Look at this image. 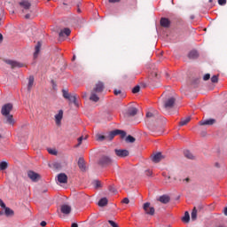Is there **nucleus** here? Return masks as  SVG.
<instances>
[{"instance_id":"obj_1","label":"nucleus","mask_w":227,"mask_h":227,"mask_svg":"<svg viewBox=\"0 0 227 227\" xmlns=\"http://www.w3.org/2000/svg\"><path fill=\"white\" fill-rule=\"evenodd\" d=\"M13 111V104L7 103L2 106L1 114L4 118H6V123L9 125H14L15 120H13V115L11 114Z\"/></svg>"},{"instance_id":"obj_2","label":"nucleus","mask_w":227,"mask_h":227,"mask_svg":"<svg viewBox=\"0 0 227 227\" xmlns=\"http://www.w3.org/2000/svg\"><path fill=\"white\" fill-rule=\"evenodd\" d=\"M163 97H165L163 100V107L165 109H172V107H175L176 94H163Z\"/></svg>"},{"instance_id":"obj_3","label":"nucleus","mask_w":227,"mask_h":227,"mask_svg":"<svg viewBox=\"0 0 227 227\" xmlns=\"http://www.w3.org/2000/svg\"><path fill=\"white\" fill-rule=\"evenodd\" d=\"M157 121V112H148L146 114L145 123L149 129H153V124Z\"/></svg>"},{"instance_id":"obj_4","label":"nucleus","mask_w":227,"mask_h":227,"mask_svg":"<svg viewBox=\"0 0 227 227\" xmlns=\"http://www.w3.org/2000/svg\"><path fill=\"white\" fill-rule=\"evenodd\" d=\"M102 91H104V86L95 87L90 93V100L91 102H98V100H100L98 95H100Z\"/></svg>"},{"instance_id":"obj_5","label":"nucleus","mask_w":227,"mask_h":227,"mask_svg":"<svg viewBox=\"0 0 227 227\" xmlns=\"http://www.w3.org/2000/svg\"><path fill=\"white\" fill-rule=\"evenodd\" d=\"M115 136H121V139L127 136V132L121 129H114L110 131L109 134L106 136V141H113Z\"/></svg>"},{"instance_id":"obj_6","label":"nucleus","mask_w":227,"mask_h":227,"mask_svg":"<svg viewBox=\"0 0 227 227\" xmlns=\"http://www.w3.org/2000/svg\"><path fill=\"white\" fill-rule=\"evenodd\" d=\"M98 164L102 168H108V166L114 164V160L109 156L103 155L99 158Z\"/></svg>"},{"instance_id":"obj_7","label":"nucleus","mask_w":227,"mask_h":227,"mask_svg":"<svg viewBox=\"0 0 227 227\" xmlns=\"http://www.w3.org/2000/svg\"><path fill=\"white\" fill-rule=\"evenodd\" d=\"M63 97L70 102V104H74L77 106V95L76 94H70L67 90H62Z\"/></svg>"},{"instance_id":"obj_8","label":"nucleus","mask_w":227,"mask_h":227,"mask_svg":"<svg viewBox=\"0 0 227 227\" xmlns=\"http://www.w3.org/2000/svg\"><path fill=\"white\" fill-rule=\"evenodd\" d=\"M143 208H144L145 214H147V215H155V207H152L150 202H145L143 206Z\"/></svg>"},{"instance_id":"obj_9","label":"nucleus","mask_w":227,"mask_h":227,"mask_svg":"<svg viewBox=\"0 0 227 227\" xmlns=\"http://www.w3.org/2000/svg\"><path fill=\"white\" fill-rule=\"evenodd\" d=\"M5 63L7 65H10L11 68H22V67H24V64L19 61L11 60V59L5 60Z\"/></svg>"},{"instance_id":"obj_10","label":"nucleus","mask_w":227,"mask_h":227,"mask_svg":"<svg viewBox=\"0 0 227 227\" xmlns=\"http://www.w3.org/2000/svg\"><path fill=\"white\" fill-rule=\"evenodd\" d=\"M27 176L28 178H30V180H32V182H38V180H40L41 176L38 173L29 170L27 172Z\"/></svg>"},{"instance_id":"obj_11","label":"nucleus","mask_w":227,"mask_h":227,"mask_svg":"<svg viewBox=\"0 0 227 227\" xmlns=\"http://www.w3.org/2000/svg\"><path fill=\"white\" fill-rule=\"evenodd\" d=\"M58 182L59 184H67L68 182V176L65 173H60L58 175Z\"/></svg>"},{"instance_id":"obj_12","label":"nucleus","mask_w":227,"mask_h":227,"mask_svg":"<svg viewBox=\"0 0 227 227\" xmlns=\"http://www.w3.org/2000/svg\"><path fill=\"white\" fill-rule=\"evenodd\" d=\"M115 154L117 157H129V151L125 149H115Z\"/></svg>"},{"instance_id":"obj_13","label":"nucleus","mask_w":227,"mask_h":227,"mask_svg":"<svg viewBox=\"0 0 227 227\" xmlns=\"http://www.w3.org/2000/svg\"><path fill=\"white\" fill-rule=\"evenodd\" d=\"M114 94L115 95V97H120V98H125V97H127L125 90L121 89H114Z\"/></svg>"},{"instance_id":"obj_14","label":"nucleus","mask_w":227,"mask_h":227,"mask_svg":"<svg viewBox=\"0 0 227 227\" xmlns=\"http://www.w3.org/2000/svg\"><path fill=\"white\" fill-rule=\"evenodd\" d=\"M60 212L62 214H65L66 215H68V214L72 212V207H70L69 205L64 204L60 207Z\"/></svg>"},{"instance_id":"obj_15","label":"nucleus","mask_w":227,"mask_h":227,"mask_svg":"<svg viewBox=\"0 0 227 227\" xmlns=\"http://www.w3.org/2000/svg\"><path fill=\"white\" fill-rule=\"evenodd\" d=\"M63 120V110H59V114L55 115L56 125H61V121Z\"/></svg>"},{"instance_id":"obj_16","label":"nucleus","mask_w":227,"mask_h":227,"mask_svg":"<svg viewBox=\"0 0 227 227\" xmlns=\"http://www.w3.org/2000/svg\"><path fill=\"white\" fill-rule=\"evenodd\" d=\"M199 91L202 94L208 93V91L214 90V87L212 86H200L199 87Z\"/></svg>"},{"instance_id":"obj_17","label":"nucleus","mask_w":227,"mask_h":227,"mask_svg":"<svg viewBox=\"0 0 227 227\" xmlns=\"http://www.w3.org/2000/svg\"><path fill=\"white\" fill-rule=\"evenodd\" d=\"M20 6L23 8L22 12H24V10H29L31 8V3L27 0H22L20 2Z\"/></svg>"},{"instance_id":"obj_18","label":"nucleus","mask_w":227,"mask_h":227,"mask_svg":"<svg viewBox=\"0 0 227 227\" xmlns=\"http://www.w3.org/2000/svg\"><path fill=\"white\" fill-rule=\"evenodd\" d=\"M160 24L162 27H169V26H171V21L169 20V19L161 18Z\"/></svg>"},{"instance_id":"obj_19","label":"nucleus","mask_w":227,"mask_h":227,"mask_svg":"<svg viewBox=\"0 0 227 227\" xmlns=\"http://www.w3.org/2000/svg\"><path fill=\"white\" fill-rule=\"evenodd\" d=\"M137 114V108L131 106L127 110V116H136Z\"/></svg>"},{"instance_id":"obj_20","label":"nucleus","mask_w":227,"mask_h":227,"mask_svg":"<svg viewBox=\"0 0 227 227\" xmlns=\"http://www.w3.org/2000/svg\"><path fill=\"white\" fill-rule=\"evenodd\" d=\"M70 33H72L70 28H64L59 32V38H63V36H65V35H66V36H70Z\"/></svg>"},{"instance_id":"obj_21","label":"nucleus","mask_w":227,"mask_h":227,"mask_svg":"<svg viewBox=\"0 0 227 227\" xmlns=\"http://www.w3.org/2000/svg\"><path fill=\"white\" fill-rule=\"evenodd\" d=\"M214 123H215V119H208L206 121H200L199 122L200 125L203 126V125H214Z\"/></svg>"},{"instance_id":"obj_22","label":"nucleus","mask_w":227,"mask_h":227,"mask_svg":"<svg viewBox=\"0 0 227 227\" xmlns=\"http://www.w3.org/2000/svg\"><path fill=\"white\" fill-rule=\"evenodd\" d=\"M161 159H164V156H162L161 153H157L153 157V162H160Z\"/></svg>"},{"instance_id":"obj_23","label":"nucleus","mask_w":227,"mask_h":227,"mask_svg":"<svg viewBox=\"0 0 227 227\" xmlns=\"http://www.w3.org/2000/svg\"><path fill=\"white\" fill-rule=\"evenodd\" d=\"M78 168L82 171H86V165L84 164V159L80 158L78 160Z\"/></svg>"},{"instance_id":"obj_24","label":"nucleus","mask_w":227,"mask_h":227,"mask_svg":"<svg viewBox=\"0 0 227 227\" xmlns=\"http://www.w3.org/2000/svg\"><path fill=\"white\" fill-rule=\"evenodd\" d=\"M200 55L198 54V51H192L189 52L188 54V58L189 59H197V58L199 57Z\"/></svg>"},{"instance_id":"obj_25","label":"nucleus","mask_w":227,"mask_h":227,"mask_svg":"<svg viewBox=\"0 0 227 227\" xmlns=\"http://www.w3.org/2000/svg\"><path fill=\"white\" fill-rule=\"evenodd\" d=\"M35 49V51L34 53V58H38V54H40V49H42V43L38 42Z\"/></svg>"},{"instance_id":"obj_26","label":"nucleus","mask_w":227,"mask_h":227,"mask_svg":"<svg viewBox=\"0 0 227 227\" xmlns=\"http://www.w3.org/2000/svg\"><path fill=\"white\" fill-rule=\"evenodd\" d=\"M184 155L186 157V159H190L192 160L195 159L194 154H192V153H191L189 150H185L184 152Z\"/></svg>"},{"instance_id":"obj_27","label":"nucleus","mask_w":227,"mask_h":227,"mask_svg":"<svg viewBox=\"0 0 227 227\" xmlns=\"http://www.w3.org/2000/svg\"><path fill=\"white\" fill-rule=\"evenodd\" d=\"M159 201H160V203H164L166 205L167 203H169V196H168V195L160 196L159 199Z\"/></svg>"},{"instance_id":"obj_28","label":"nucleus","mask_w":227,"mask_h":227,"mask_svg":"<svg viewBox=\"0 0 227 227\" xmlns=\"http://www.w3.org/2000/svg\"><path fill=\"white\" fill-rule=\"evenodd\" d=\"M107 203H108L107 198H102L98 201V207H106V205H107Z\"/></svg>"},{"instance_id":"obj_29","label":"nucleus","mask_w":227,"mask_h":227,"mask_svg":"<svg viewBox=\"0 0 227 227\" xmlns=\"http://www.w3.org/2000/svg\"><path fill=\"white\" fill-rule=\"evenodd\" d=\"M189 121H191V117H186L185 119L181 120V121L179 122V125L181 127H184V125H187Z\"/></svg>"},{"instance_id":"obj_30","label":"nucleus","mask_w":227,"mask_h":227,"mask_svg":"<svg viewBox=\"0 0 227 227\" xmlns=\"http://www.w3.org/2000/svg\"><path fill=\"white\" fill-rule=\"evenodd\" d=\"M182 221L184 223H189L191 221V215H189V212H185L184 217L182 218Z\"/></svg>"},{"instance_id":"obj_31","label":"nucleus","mask_w":227,"mask_h":227,"mask_svg":"<svg viewBox=\"0 0 227 227\" xmlns=\"http://www.w3.org/2000/svg\"><path fill=\"white\" fill-rule=\"evenodd\" d=\"M5 169H8V162L6 161L0 162V171H4Z\"/></svg>"},{"instance_id":"obj_32","label":"nucleus","mask_w":227,"mask_h":227,"mask_svg":"<svg viewBox=\"0 0 227 227\" xmlns=\"http://www.w3.org/2000/svg\"><path fill=\"white\" fill-rule=\"evenodd\" d=\"M197 217H198V209L194 207L192 211V221H196Z\"/></svg>"},{"instance_id":"obj_33","label":"nucleus","mask_w":227,"mask_h":227,"mask_svg":"<svg viewBox=\"0 0 227 227\" xmlns=\"http://www.w3.org/2000/svg\"><path fill=\"white\" fill-rule=\"evenodd\" d=\"M86 139H88V136H85V137H80L79 138H78V144L75 145V148H79V146L81 145H82V141H84V140H86Z\"/></svg>"},{"instance_id":"obj_34","label":"nucleus","mask_w":227,"mask_h":227,"mask_svg":"<svg viewBox=\"0 0 227 227\" xmlns=\"http://www.w3.org/2000/svg\"><path fill=\"white\" fill-rule=\"evenodd\" d=\"M4 214L7 217H10V216L13 215V211L10 207H5Z\"/></svg>"},{"instance_id":"obj_35","label":"nucleus","mask_w":227,"mask_h":227,"mask_svg":"<svg viewBox=\"0 0 227 227\" xmlns=\"http://www.w3.org/2000/svg\"><path fill=\"white\" fill-rule=\"evenodd\" d=\"M152 77H155L156 79L160 78V74H159L158 69H153V71L151 73Z\"/></svg>"},{"instance_id":"obj_36","label":"nucleus","mask_w":227,"mask_h":227,"mask_svg":"<svg viewBox=\"0 0 227 227\" xmlns=\"http://www.w3.org/2000/svg\"><path fill=\"white\" fill-rule=\"evenodd\" d=\"M126 143H136V138L130 135H129L126 138H125Z\"/></svg>"},{"instance_id":"obj_37","label":"nucleus","mask_w":227,"mask_h":227,"mask_svg":"<svg viewBox=\"0 0 227 227\" xmlns=\"http://www.w3.org/2000/svg\"><path fill=\"white\" fill-rule=\"evenodd\" d=\"M218 82H219V75H213L211 77V82H213V84H217Z\"/></svg>"},{"instance_id":"obj_38","label":"nucleus","mask_w":227,"mask_h":227,"mask_svg":"<svg viewBox=\"0 0 227 227\" xmlns=\"http://www.w3.org/2000/svg\"><path fill=\"white\" fill-rule=\"evenodd\" d=\"M105 139L107 141V136L97 135V141H105Z\"/></svg>"},{"instance_id":"obj_39","label":"nucleus","mask_w":227,"mask_h":227,"mask_svg":"<svg viewBox=\"0 0 227 227\" xmlns=\"http://www.w3.org/2000/svg\"><path fill=\"white\" fill-rule=\"evenodd\" d=\"M93 186L95 187V189H98V188L102 187V184L100 183V181L96 180L93 182Z\"/></svg>"},{"instance_id":"obj_40","label":"nucleus","mask_w":227,"mask_h":227,"mask_svg":"<svg viewBox=\"0 0 227 227\" xmlns=\"http://www.w3.org/2000/svg\"><path fill=\"white\" fill-rule=\"evenodd\" d=\"M132 93L136 94V93H139V91H141V87L140 86H135L133 89H132Z\"/></svg>"},{"instance_id":"obj_41","label":"nucleus","mask_w":227,"mask_h":227,"mask_svg":"<svg viewBox=\"0 0 227 227\" xmlns=\"http://www.w3.org/2000/svg\"><path fill=\"white\" fill-rule=\"evenodd\" d=\"M34 82H35V76H29L28 86H33Z\"/></svg>"},{"instance_id":"obj_42","label":"nucleus","mask_w":227,"mask_h":227,"mask_svg":"<svg viewBox=\"0 0 227 227\" xmlns=\"http://www.w3.org/2000/svg\"><path fill=\"white\" fill-rule=\"evenodd\" d=\"M53 168H54L55 169H61V163H59V162H54V163H53Z\"/></svg>"},{"instance_id":"obj_43","label":"nucleus","mask_w":227,"mask_h":227,"mask_svg":"<svg viewBox=\"0 0 227 227\" xmlns=\"http://www.w3.org/2000/svg\"><path fill=\"white\" fill-rule=\"evenodd\" d=\"M108 223L112 227H118V223L114 221L109 220Z\"/></svg>"},{"instance_id":"obj_44","label":"nucleus","mask_w":227,"mask_h":227,"mask_svg":"<svg viewBox=\"0 0 227 227\" xmlns=\"http://www.w3.org/2000/svg\"><path fill=\"white\" fill-rule=\"evenodd\" d=\"M210 79V74H206L204 76H203V81H208Z\"/></svg>"},{"instance_id":"obj_45","label":"nucleus","mask_w":227,"mask_h":227,"mask_svg":"<svg viewBox=\"0 0 227 227\" xmlns=\"http://www.w3.org/2000/svg\"><path fill=\"white\" fill-rule=\"evenodd\" d=\"M218 4H220V6H224V4H226V0H218Z\"/></svg>"},{"instance_id":"obj_46","label":"nucleus","mask_w":227,"mask_h":227,"mask_svg":"<svg viewBox=\"0 0 227 227\" xmlns=\"http://www.w3.org/2000/svg\"><path fill=\"white\" fill-rule=\"evenodd\" d=\"M122 203H124L125 205H129V203H130V200H129V198H124L122 200Z\"/></svg>"},{"instance_id":"obj_47","label":"nucleus","mask_w":227,"mask_h":227,"mask_svg":"<svg viewBox=\"0 0 227 227\" xmlns=\"http://www.w3.org/2000/svg\"><path fill=\"white\" fill-rule=\"evenodd\" d=\"M49 153H51V155H56L58 153V152H56V150H52V149H49L48 150Z\"/></svg>"},{"instance_id":"obj_48","label":"nucleus","mask_w":227,"mask_h":227,"mask_svg":"<svg viewBox=\"0 0 227 227\" xmlns=\"http://www.w3.org/2000/svg\"><path fill=\"white\" fill-rule=\"evenodd\" d=\"M145 175H146V176H152V175H153L152 170H150V169L145 170Z\"/></svg>"},{"instance_id":"obj_49","label":"nucleus","mask_w":227,"mask_h":227,"mask_svg":"<svg viewBox=\"0 0 227 227\" xmlns=\"http://www.w3.org/2000/svg\"><path fill=\"white\" fill-rule=\"evenodd\" d=\"M0 207H2V208H6V204H4V202L1 199H0Z\"/></svg>"},{"instance_id":"obj_50","label":"nucleus","mask_w":227,"mask_h":227,"mask_svg":"<svg viewBox=\"0 0 227 227\" xmlns=\"http://www.w3.org/2000/svg\"><path fill=\"white\" fill-rule=\"evenodd\" d=\"M41 226L43 227L47 226V222L45 221L41 222Z\"/></svg>"},{"instance_id":"obj_51","label":"nucleus","mask_w":227,"mask_h":227,"mask_svg":"<svg viewBox=\"0 0 227 227\" xmlns=\"http://www.w3.org/2000/svg\"><path fill=\"white\" fill-rule=\"evenodd\" d=\"M109 3H120L121 0H108Z\"/></svg>"},{"instance_id":"obj_52","label":"nucleus","mask_w":227,"mask_h":227,"mask_svg":"<svg viewBox=\"0 0 227 227\" xmlns=\"http://www.w3.org/2000/svg\"><path fill=\"white\" fill-rule=\"evenodd\" d=\"M96 86H104V82H98V84H96Z\"/></svg>"},{"instance_id":"obj_53","label":"nucleus","mask_w":227,"mask_h":227,"mask_svg":"<svg viewBox=\"0 0 227 227\" xmlns=\"http://www.w3.org/2000/svg\"><path fill=\"white\" fill-rule=\"evenodd\" d=\"M223 214L224 215H227V207L223 208Z\"/></svg>"},{"instance_id":"obj_54","label":"nucleus","mask_w":227,"mask_h":227,"mask_svg":"<svg viewBox=\"0 0 227 227\" xmlns=\"http://www.w3.org/2000/svg\"><path fill=\"white\" fill-rule=\"evenodd\" d=\"M71 227H79L77 223H72Z\"/></svg>"},{"instance_id":"obj_55","label":"nucleus","mask_w":227,"mask_h":227,"mask_svg":"<svg viewBox=\"0 0 227 227\" xmlns=\"http://www.w3.org/2000/svg\"><path fill=\"white\" fill-rule=\"evenodd\" d=\"M30 17H31V14L25 15V19H30Z\"/></svg>"},{"instance_id":"obj_56","label":"nucleus","mask_w":227,"mask_h":227,"mask_svg":"<svg viewBox=\"0 0 227 227\" xmlns=\"http://www.w3.org/2000/svg\"><path fill=\"white\" fill-rule=\"evenodd\" d=\"M0 42H3V34H0Z\"/></svg>"},{"instance_id":"obj_57","label":"nucleus","mask_w":227,"mask_h":227,"mask_svg":"<svg viewBox=\"0 0 227 227\" xmlns=\"http://www.w3.org/2000/svg\"><path fill=\"white\" fill-rule=\"evenodd\" d=\"M82 98H86V93H84V95L82 96Z\"/></svg>"},{"instance_id":"obj_58","label":"nucleus","mask_w":227,"mask_h":227,"mask_svg":"<svg viewBox=\"0 0 227 227\" xmlns=\"http://www.w3.org/2000/svg\"><path fill=\"white\" fill-rule=\"evenodd\" d=\"M185 181H186V182H189V178H186Z\"/></svg>"},{"instance_id":"obj_59","label":"nucleus","mask_w":227,"mask_h":227,"mask_svg":"<svg viewBox=\"0 0 227 227\" xmlns=\"http://www.w3.org/2000/svg\"><path fill=\"white\" fill-rule=\"evenodd\" d=\"M29 90H31V87H28V88H27V90H28V91H29Z\"/></svg>"},{"instance_id":"obj_60","label":"nucleus","mask_w":227,"mask_h":227,"mask_svg":"<svg viewBox=\"0 0 227 227\" xmlns=\"http://www.w3.org/2000/svg\"><path fill=\"white\" fill-rule=\"evenodd\" d=\"M169 178H171V176H168V180H169Z\"/></svg>"},{"instance_id":"obj_61","label":"nucleus","mask_w":227,"mask_h":227,"mask_svg":"<svg viewBox=\"0 0 227 227\" xmlns=\"http://www.w3.org/2000/svg\"><path fill=\"white\" fill-rule=\"evenodd\" d=\"M73 59H75V56L73 57Z\"/></svg>"},{"instance_id":"obj_62","label":"nucleus","mask_w":227,"mask_h":227,"mask_svg":"<svg viewBox=\"0 0 227 227\" xmlns=\"http://www.w3.org/2000/svg\"><path fill=\"white\" fill-rule=\"evenodd\" d=\"M191 19H194V16H192Z\"/></svg>"},{"instance_id":"obj_63","label":"nucleus","mask_w":227,"mask_h":227,"mask_svg":"<svg viewBox=\"0 0 227 227\" xmlns=\"http://www.w3.org/2000/svg\"><path fill=\"white\" fill-rule=\"evenodd\" d=\"M213 0H209V3H212Z\"/></svg>"},{"instance_id":"obj_64","label":"nucleus","mask_w":227,"mask_h":227,"mask_svg":"<svg viewBox=\"0 0 227 227\" xmlns=\"http://www.w3.org/2000/svg\"><path fill=\"white\" fill-rule=\"evenodd\" d=\"M0 26H1V18H0Z\"/></svg>"}]
</instances>
